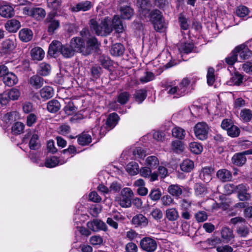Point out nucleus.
<instances>
[{"label": "nucleus", "instance_id": "obj_45", "mask_svg": "<svg viewBox=\"0 0 252 252\" xmlns=\"http://www.w3.org/2000/svg\"><path fill=\"white\" fill-rule=\"evenodd\" d=\"M47 2L48 7L56 12L61 7L62 0H47Z\"/></svg>", "mask_w": 252, "mask_h": 252}, {"label": "nucleus", "instance_id": "obj_3", "mask_svg": "<svg viewBox=\"0 0 252 252\" xmlns=\"http://www.w3.org/2000/svg\"><path fill=\"white\" fill-rule=\"evenodd\" d=\"M70 44L75 52H79L83 55H89L88 48H86L84 41L79 37H73L71 39Z\"/></svg>", "mask_w": 252, "mask_h": 252}, {"label": "nucleus", "instance_id": "obj_47", "mask_svg": "<svg viewBox=\"0 0 252 252\" xmlns=\"http://www.w3.org/2000/svg\"><path fill=\"white\" fill-rule=\"evenodd\" d=\"M130 97V94L128 92H123L119 94L117 97V101L121 105L126 103Z\"/></svg>", "mask_w": 252, "mask_h": 252}, {"label": "nucleus", "instance_id": "obj_63", "mask_svg": "<svg viewBox=\"0 0 252 252\" xmlns=\"http://www.w3.org/2000/svg\"><path fill=\"white\" fill-rule=\"evenodd\" d=\"M179 22L182 30H187L189 28V25L188 22V19L182 13L179 15Z\"/></svg>", "mask_w": 252, "mask_h": 252}, {"label": "nucleus", "instance_id": "obj_48", "mask_svg": "<svg viewBox=\"0 0 252 252\" xmlns=\"http://www.w3.org/2000/svg\"><path fill=\"white\" fill-rule=\"evenodd\" d=\"M194 189L195 193L197 195H204L207 192L206 187L201 183H196Z\"/></svg>", "mask_w": 252, "mask_h": 252}, {"label": "nucleus", "instance_id": "obj_62", "mask_svg": "<svg viewBox=\"0 0 252 252\" xmlns=\"http://www.w3.org/2000/svg\"><path fill=\"white\" fill-rule=\"evenodd\" d=\"M196 220L197 222H204L207 220L208 216L205 211H198L194 215Z\"/></svg>", "mask_w": 252, "mask_h": 252}, {"label": "nucleus", "instance_id": "obj_49", "mask_svg": "<svg viewBox=\"0 0 252 252\" xmlns=\"http://www.w3.org/2000/svg\"><path fill=\"white\" fill-rule=\"evenodd\" d=\"M172 149L175 152H182L184 150L183 143L180 140H174L171 143Z\"/></svg>", "mask_w": 252, "mask_h": 252}, {"label": "nucleus", "instance_id": "obj_34", "mask_svg": "<svg viewBox=\"0 0 252 252\" xmlns=\"http://www.w3.org/2000/svg\"><path fill=\"white\" fill-rule=\"evenodd\" d=\"M168 192L173 196L179 197L182 193V189L178 185H171L168 188Z\"/></svg>", "mask_w": 252, "mask_h": 252}, {"label": "nucleus", "instance_id": "obj_29", "mask_svg": "<svg viewBox=\"0 0 252 252\" xmlns=\"http://www.w3.org/2000/svg\"><path fill=\"white\" fill-rule=\"evenodd\" d=\"M31 54L33 60L40 61L43 59L45 53L42 48L37 47L31 50Z\"/></svg>", "mask_w": 252, "mask_h": 252}, {"label": "nucleus", "instance_id": "obj_31", "mask_svg": "<svg viewBox=\"0 0 252 252\" xmlns=\"http://www.w3.org/2000/svg\"><path fill=\"white\" fill-rule=\"evenodd\" d=\"M31 15L32 17L39 20L42 19L45 17L46 12L42 8H34L31 10Z\"/></svg>", "mask_w": 252, "mask_h": 252}, {"label": "nucleus", "instance_id": "obj_30", "mask_svg": "<svg viewBox=\"0 0 252 252\" xmlns=\"http://www.w3.org/2000/svg\"><path fill=\"white\" fill-rule=\"evenodd\" d=\"M40 96L44 100L51 98L54 94L53 88L49 86H45L40 91Z\"/></svg>", "mask_w": 252, "mask_h": 252}, {"label": "nucleus", "instance_id": "obj_18", "mask_svg": "<svg viewBox=\"0 0 252 252\" xmlns=\"http://www.w3.org/2000/svg\"><path fill=\"white\" fill-rule=\"evenodd\" d=\"M119 10L120 16L123 19L129 20L134 15V10L129 6H121Z\"/></svg>", "mask_w": 252, "mask_h": 252}, {"label": "nucleus", "instance_id": "obj_11", "mask_svg": "<svg viewBox=\"0 0 252 252\" xmlns=\"http://www.w3.org/2000/svg\"><path fill=\"white\" fill-rule=\"evenodd\" d=\"M88 228L94 231L97 232L100 230L107 231V225L103 221L99 220H94L92 221H88L87 223Z\"/></svg>", "mask_w": 252, "mask_h": 252}, {"label": "nucleus", "instance_id": "obj_46", "mask_svg": "<svg viewBox=\"0 0 252 252\" xmlns=\"http://www.w3.org/2000/svg\"><path fill=\"white\" fill-rule=\"evenodd\" d=\"M146 91L145 90H138L135 91L134 97L135 100L138 103H141L146 98Z\"/></svg>", "mask_w": 252, "mask_h": 252}, {"label": "nucleus", "instance_id": "obj_60", "mask_svg": "<svg viewBox=\"0 0 252 252\" xmlns=\"http://www.w3.org/2000/svg\"><path fill=\"white\" fill-rule=\"evenodd\" d=\"M240 129L234 125H232L227 130L228 135L232 137H238L240 134Z\"/></svg>", "mask_w": 252, "mask_h": 252}, {"label": "nucleus", "instance_id": "obj_51", "mask_svg": "<svg viewBox=\"0 0 252 252\" xmlns=\"http://www.w3.org/2000/svg\"><path fill=\"white\" fill-rule=\"evenodd\" d=\"M59 159L57 157L53 156L50 158H47L45 161L44 165L47 168H53L58 165Z\"/></svg>", "mask_w": 252, "mask_h": 252}, {"label": "nucleus", "instance_id": "obj_14", "mask_svg": "<svg viewBox=\"0 0 252 252\" xmlns=\"http://www.w3.org/2000/svg\"><path fill=\"white\" fill-rule=\"evenodd\" d=\"M249 189V187L244 184L237 186V195L240 200L246 201L250 199L251 194L248 192Z\"/></svg>", "mask_w": 252, "mask_h": 252}, {"label": "nucleus", "instance_id": "obj_7", "mask_svg": "<svg viewBox=\"0 0 252 252\" xmlns=\"http://www.w3.org/2000/svg\"><path fill=\"white\" fill-rule=\"evenodd\" d=\"M209 127L204 122L198 123L194 127V133L196 137L201 140L207 138Z\"/></svg>", "mask_w": 252, "mask_h": 252}, {"label": "nucleus", "instance_id": "obj_17", "mask_svg": "<svg viewBox=\"0 0 252 252\" xmlns=\"http://www.w3.org/2000/svg\"><path fill=\"white\" fill-rule=\"evenodd\" d=\"M92 7L91 2L86 0L79 2L75 6L71 7V10L72 12L86 11L90 10Z\"/></svg>", "mask_w": 252, "mask_h": 252}, {"label": "nucleus", "instance_id": "obj_55", "mask_svg": "<svg viewBox=\"0 0 252 252\" xmlns=\"http://www.w3.org/2000/svg\"><path fill=\"white\" fill-rule=\"evenodd\" d=\"M64 110L67 115H72L77 111V108L74 106L72 101H69L64 107Z\"/></svg>", "mask_w": 252, "mask_h": 252}, {"label": "nucleus", "instance_id": "obj_5", "mask_svg": "<svg viewBox=\"0 0 252 252\" xmlns=\"http://www.w3.org/2000/svg\"><path fill=\"white\" fill-rule=\"evenodd\" d=\"M57 12L51 11L49 13L45 20V23L48 28V32L50 34H53L55 31L60 27V22L58 20L55 19Z\"/></svg>", "mask_w": 252, "mask_h": 252}, {"label": "nucleus", "instance_id": "obj_28", "mask_svg": "<svg viewBox=\"0 0 252 252\" xmlns=\"http://www.w3.org/2000/svg\"><path fill=\"white\" fill-rule=\"evenodd\" d=\"M62 44L58 41H53L49 47V53L52 55L61 53L62 49Z\"/></svg>", "mask_w": 252, "mask_h": 252}, {"label": "nucleus", "instance_id": "obj_26", "mask_svg": "<svg viewBox=\"0 0 252 252\" xmlns=\"http://www.w3.org/2000/svg\"><path fill=\"white\" fill-rule=\"evenodd\" d=\"M217 177L222 182H225L231 180V173L226 169H222L218 171L216 174Z\"/></svg>", "mask_w": 252, "mask_h": 252}, {"label": "nucleus", "instance_id": "obj_53", "mask_svg": "<svg viewBox=\"0 0 252 252\" xmlns=\"http://www.w3.org/2000/svg\"><path fill=\"white\" fill-rule=\"evenodd\" d=\"M161 194L159 189H153L151 190L149 196L152 200L156 201L160 198Z\"/></svg>", "mask_w": 252, "mask_h": 252}, {"label": "nucleus", "instance_id": "obj_24", "mask_svg": "<svg viewBox=\"0 0 252 252\" xmlns=\"http://www.w3.org/2000/svg\"><path fill=\"white\" fill-rule=\"evenodd\" d=\"M15 13L13 8L9 5H3L0 6V15L5 18H10Z\"/></svg>", "mask_w": 252, "mask_h": 252}, {"label": "nucleus", "instance_id": "obj_64", "mask_svg": "<svg viewBox=\"0 0 252 252\" xmlns=\"http://www.w3.org/2000/svg\"><path fill=\"white\" fill-rule=\"evenodd\" d=\"M237 233L240 237H245L249 233V228L247 226H239L237 229Z\"/></svg>", "mask_w": 252, "mask_h": 252}, {"label": "nucleus", "instance_id": "obj_16", "mask_svg": "<svg viewBox=\"0 0 252 252\" xmlns=\"http://www.w3.org/2000/svg\"><path fill=\"white\" fill-rule=\"evenodd\" d=\"M140 174L143 177L149 179L151 182H154L158 179V174L156 172L152 173L151 169L148 167L141 168Z\"/></svg>", "mask_w": 252, "mask_h": 252}, {"label": "nucleus", "instance_id": "obj_27", "mask_svg": "<svg viewBox=\"0 0 252 252\" xmlns=\"http://www.w3.org/2000/svg\"><path fill=\"white\" fill-rule=\"evenodd\" d=\"M111 27L112 29H114L116 32L118 33L122 32L123 31V25L122 22L120 17L118 15H115L111 21Z\"/></svg>", "mask_w": 252, "mask_h": 252}, {"label": "nucleus", "instance_id": "obj_12", "mask_svg": "<svg viewBox=\"0 0 252 252\" xmlns=\"http://www.w3.org/2000/svg\"><path fill=\"white\" fill-rule=\"evenodd\" d=\"M235 52H236L237 54L239 55V58L241 60L249 59L252 57V52L244 44L237 46L235 48Z\"/></svg>", "mask_w": 252, "mask_h": 252}, {"label": "nucleus", "instance_id": "obj_41", "mask_svg": "<svg viewBox=\"0 0 252 252\" xmlns=\"http://www.w3.org/2000/svg\"><path fill=\"white\" fill-rule=\"evenodd\" d=\"M92 142V137L90 134L83 133L78 137V142L80 145H87Z\"/></svg>", "mask_w": 252, "mask_h": 252}, {"label": "nucleus", "instance_id": "obj_44", "mask_svg": "<svg viewBox=\"0 0 252 252\" xmlns=\"http://www.w3.org/2000/svg\"><path fill=\"white\" fill-rule=\"evenodd\" d=\"M146 164L151 169L156 168L158 164L159 161L158 158L155 156L148 157L146 160Z\"/></svg>", "mask_w": 252, "mask_h": 252}, {"label": "nucleus", "instance_id": "obj_9", "mask_svg": "<svg viewBox=\"0 0 252 252\" xmlns=\"http://www.w3.org/2000/svg\"><path fill=\"white\" fill-rule=\"evenodd\" d=\"M30 137V148L33 150L38 149L40 146L38 132L35 130L31 131L25 135L24 138L28 139Z\"/></svg>", "mask_w": 252, "mask_h": 252}, {"label": "nucleus", "instance_id": "obj_25", "mask_svg": "<svg viewBox=\"0 0 252 252\" xmlns=\"http://www.w3.org/2000/svg\"><path fill=\"white\" fill-rule=\"evenodd\" d=\"M3 83L7 86H12L18 82L17 76L12 72H8L2 78Z\"/></svg>", "mask_w": 252, "mask_h": 252}, {"label": "nucleus", "instance_id": "obj_15", "mask_svg": "<svg viewBox=\"0 0 252 252\" xmlns=\"http://www.w3.org/2000/svg\"><path fill=\"white\" fill-rule=\"evenodd\" d=\"M214 170L211 167H205L202 168L200 171L199 178L204 182H209L212 178V174Z\"/></svg>", "mask_w": 252, "mask_h": 252}, {"label": "nucleus", "instance_id": "obj_58", "mask_svg": "<svg viewBox=\"0 0 252 252\" xmlns=\"http://www.w3.org/2000/svg\"><path fill=\"white\" fill-rule=\"evenodd\" d=\"M189 148L190 151L195 154H200L203 149L202 145L197 142L190 143L189 144Z\"/></svg>", "mask_w": 252, "mask_h": 252}, {"label": "nucleus", "instance_id": "obj_61", "mask_svg": "<svg viewBox=\"0 0 252 252\" xmlns=\"http://www.w3.org/2000/svg\"><path fill=\"white\" fill-rule=\"evenodd\" d=\"M149 17L151 18L150 20L152 23L163 18L161 12L157 9H155L151 11L150 13Z\"/></svg>", "mask_w": 252, "mask_h": 252}, {"label": "nucleus", "instance_id": "obj_10", "mask_svg": "<svg viewBox=\"0 0 252 252\" xmlns=\"http://www.w3.org/2000/svg\"><path fill=\"white\" fill-rule=\"evenodd\" d=\"M252 155V149L235 154L232 158L233 164L238 166H242L247 161L246 155Z\"/></svg>", "mask_w": 252, "mask_h": 252}, {"label": "nucleus", "instance_id": "obj_4", "mask_svg": "<svg viewBox=\"0 0 252 252\" xmlns=\"http://www.w3.org/2000/svg\"><path fill=\"white\" fill-rule=\"evenodd\" d=\"M140 247L145 252H154L158 247L157 241L152 237H145L140 240Z\"/></svg>", "mask_w": 252, "mask_h": 252}, {"label": "nucleus", "instance_id": "obj_1", "mask_svg": "<svg viewBox=\"0 0 252 252\" xmlns=\"http://www.w3.org/2000/svg\"><path fill=\"white\" fill-rule=\"evenodd\" d=\"M111 22L108 17L105 18L100 24L94 19L90 21V26L92 30L94 31L98 35L106 36L109 34L112 31Z\"/></svg>", "mask_w": 252, "mask_h": 252}, {"label": "nucleus", "instance_id": "obj_57", "mask_svg": "<svg viewBox=\"0 0 252 252\" xmlns=\"http://www.w3.org/2000/svg\"><path fill=\"white\" fill-rule=\"evenodd\" d=\"M189 83V80L187 78H185L182 80L178 86L180 90V94H182L183 95L185 94Z\"/></svg>", "mask_w": 252, "mask_h": 252}, {"label": "nucleus", "instance_id": "obj_13", "mask_svg": "<svg viewBox=\"0 0 252 252\" xmlns=\"http://www.w3.org/2000/svg\"><path fill=\"white\" fill-rule=\"evenodd\" d=\"M131 223L135 227L142 228L148 225V220L143 215L139 214L133 217Z\"/></svg>", "mask_w": 252, "mask_h": 252}, {"label": "nucleus", "instance_id": "obj_50", "mask_svg": "<svg viewBox=\"0 0 252 252\" xmlns=\"http://www.w3.org/2000/svg\"><path fill=\"white\" fill-rule=\"evenodd\" d=\"M24 127L25 125L23 123L17 122L12 126V132L14 134H20L23 132Z\"/></svg>", "mask_w": 252, "mask_h": 252}, {"label": "nucleus", "instance_id": "obj_33", "mask_svg": "<svg viewBox=\"0 0 252 252\" xmlns=\"http://www.w3.org/2000/svg\"><path fill=\"white\" fill-rule=\"evenodd\" d=\"M100 43L97 41V39L94 37H90L87 41V46L86 48H88L89 50V54H91L92 50L97 49Z\"/></svg>", "mask_w": 252, "mask_h": 252}, {"label": "nucleus", "instance_id": "obj_20", "mask_svg": "<svg viewBox=\"0 0 252 252\" xmlns=\"http://www.w3.org/2000/svg\"><path fill=\"white\" fill-rule=\"evenodd\" d=\"M5 27L9 32H15L21 27V24L17 20L11 19L7 21Z\"/></svg>", "mask_w": 252, "mask_h": 252}, {"label": "nucleus", "instance_id": "obj_22", "mask_svg": "<svg viewBox=\"0 0 252 252\" xmlns=\"http://www.w3.org/2000/svg\"><path fill=\"white\" fill-rule=\"evenodd\" d=\"M32 36V32L28 29H23L19 32V38L23 42H27L31 41Z\"/></svg>", "mask_w": 252, "mask_h": 252}, {"label": "nucleus", "instance_id": "obj_32", "mask_svg": "<svg viewBox=\"0 0 252 252\" xmlns=\"http://www.w3.org/2000/svg\"><path fill=\"white\" fill-rule=\"evenodd\" d=\"M125 51L124 46L120 43L115 44L112 45L110 50L112 55L114 56H120L123 55Z\"/></svg>", "mask_w": 252, "mask_h": 252}, {"label": "nucleus", "instance_id": "obj_52", "mask_svg": "<svg viewBox=\"0 0 252 252\" xmlns=\"http://www.w3.org/2000/svg\"><path fill=\"white\" fill-rule=\"evenodd\" d=\"M166 90L168 94L175 95V97H179L183 96L182 94H180V90L178 86H168L166 87Z\"/></svg>", "mask_w": 252, "mask_h": 252}, {"label": "nucleus", "instance_id": "obj_21", "mask_svg": "<svg viewBox=\"0 0 252 252\" xmlns=\"http://www.w3.org/2000/svg\"><path fill=\"white\" fill-rule=\"evenodd\" d=\"M165 217L169 221H174L179 218V212L175 208H169L166 210Z\"/></svg>", "mask_w": 252, "mask_h": 252}, {"label": "nucleus", "instance_id": "obj_37", "mask_svg": "<svg viewBox=\"0 0 252 252\" xmlns=\"http://www.w3.org/2000/svg\"><path fill=\"white\" fill-rule=\"evenodd\" d=\"M221 242V240L218 237H211L202 242L203 244L208 248H215L216 246Z\"/></svg>", "mask_w": 252, "mask_h": 252}, {"label": "nucleus", "instance_id": "obj_23", "mask_svg": "<svg viewBox=\"0 0 252 252\" xmlns=\"http://www.w3.org/2000/svg\"><path fill=\"white\" fill-rule=\"evenodd\" d=\"M118 120L119 116L116 113H113L110 114L105 123L107 128H108L107 131L112 129L117 125Z\"/></svg>", "mask_w": 252, "mask_h": 252}, {"label": "nucleus", "instance_id": "obj_38", "mask_svg": "<svg viewBox=\"0 0 252 252\" xmlns=\"http://www.w3.org/2000/svg\"><path fill=\"white\" fill-rule=\"evenodd\" d=\"M240 119L244 122H249L252 119V112L249 109H243L240 113Z\"/></svg>", "mask_w": 252, "mask_h": 252}, {"label": "nucleus", "instance_id": "obj_19", "mask_svg": "<svg viewBox=\"0 0 252 252\" xmlns=\"http://www.w3.org/2000/svg\"><path fill=\"white\" fill-rule=\"evenodd\" d=\"M29 84L34 89L40 88L44 84V79L40 76L35 75L32 76L29 80Z\"/></svg>", "mask_w": 252, "mask_h": 252}, {"label": "nucleus", "instance_id": "obj_56", "mask_svg": "<svg viewBox=\"0 0 252 252\" xmlns=\"http://www.w3.org/2000/svg\"><path fill=\"white\" fill-rule=\"evenodd\" d=\"M249 9L245 6L240 5L236 9V15L240 17H244L248 15Z\"/></svg>", "mask_w": 252, "mask_h": 252}, {"label": "nucleus", "instance_id": "obj_43", "mask_svg": "<svg viewBox=\"0 0 252 252\" xmlns=\"http://www.w3.org/2000/svg\"><path fill=\"white\" fill-rule=\"evenodd\" d=\"M50 71L51 66L49 64L42 63L39 64L38 72L40 75L47 76L50 73Z\"/></svg>", "mask_w": 252, "mask_h": 252}, {"label": "nucleus", "instance_id": "obj_6", "mask_svg": "<svg viewBox=\"0 0 252 252\" xmlns=\"http://www.w3.org/2000/svg\"><path fill=\"white\" fill-rule=\"evenodd\" d=\"M136 5L138 9V12L142 18L149 17L152 4L148 0H137Z\"/></svg>", "mask_w": 252, "mask_h": 252}, {"label": "nucleus", "instance_id": "obj_42", "mask_svg": "<svg viewBox=\"0 0 252 252\" xmlns=\"http://www.w3.org/2000/svg\"><path fill=\"white\" fill-rule=\"evenodd\" d=\"M126 170L131 175H134L139 172V166L136 162L132 161L127 164Z\"/></svg>", "mask_w": 252, "mask_h": 252}, {"label": "nucleus", "instance_id": "obj_35", "mask_svg": "<svg viewBox=\"0 0 252 252\" xmlns=\"http://www.w3.org/2000/svg\"><path fill=\"white\" fill-rule=\"evenodd\" d=\"M61 53L64 58H69L73 57L75 53L70 44L63 45Z\"/></svg>", "mask_w": 252, "mask_h": 252}, {"label": "nucleus", "instance_id": "obj_40", "mask_svg": "<svg viewBox=\"0 0 252 252\" xmlns=\"http://www.w3.org/2000/svg\"><path fill=\"white\" fill-rule=\"evenodd\" d=\"M60 106V104L58 100L53 99L48 102L47 109L51 113H56L59 111Z\"/></svg>", "mask_w": 252, "mask_h": 252}, {"label": "nucleus", "instance_id": "obj_39", "mask_svg": "<svg viewBox=\"0 0 252 252\" xmlns=\"http://www.w3.org/2000/svg\"><path fill=\"white\" fill-rule=\"evenodd\" d=\"M194 162L189 159L184 160L180 165L181 169L186 172H190L194 168Z\"/></svg>", "mask_w": 252, "mask_h": 252}, {"label": "nucleus", "instance_id": "obj_36", "mask_svg": "<svg viewBox=\"0 0 252 252\" xmlns=\"http://www.w3.org/2000/svg\"><path fill=\"white\" fill-rule=\"evenodd\" d=\"M172 134L173 137L180 140H183L185 137L186 133L183 128L179 126H176L172 129Z\"/></svg>", "mask_w": 252, "mask_h": 252}, {"label": "nucleus", "instance_id": "obj_8", "mask_svg": "<svg viewBox=\"0 0 252 252\" xmlns=\"http://www.w3.org/2000/svg\"><path fill=\"white\" fill-rule=\"evenodd\" d=\"M17 43L15 38L6 39L1 43L0 52L1 54H9L15 49Z\"/></svg>", "mask_w": 252, "mask_h": 252}, {"label": "nucleus", "instance_id": "obj_59", "mask_svg": "<svg viewBox=\"0 0 252 252\" xmlns=\"http://www.w3.org/2000/svg\"><path fill=\"white\" fill-rule=\"evenodd\" d=\"M193 48V45L189 43H185L182 44L179 48L181 53L188 54L192 52Z\"/></svg>", "mask_w": 252, "mask_h": 252}, {"label": "nucleus", "instance_id": "obj_2", "mask_svg": "<svg viewBox=\"0 0 252 252\" xmlns=\"http://www.w3.org/2000/svg\"><path fill=\"white\" fill-rule=\"evenodd\" d=\"M133 196V193L130 188H124L121 191V195L118 200L119 204L123 208L129 207Z\"/></svg>", "mask_w": 252, "mask_h": 252}, {"label": "nucleus", "instance_id": "obj_54", "mask_svg": "<svg viewBox=\"0 0 252 252\" xmlns=\"http://www.w3.org/2000/svg\"><path fill=\"white\" fill-rule=\"evenodd\" d=\"M221 234L222 238L226 241H229L233 238L232 231L228 227L222 228Z\"/></svg>", "mask_w": 252, "mask_h": 252}]
</instances>
